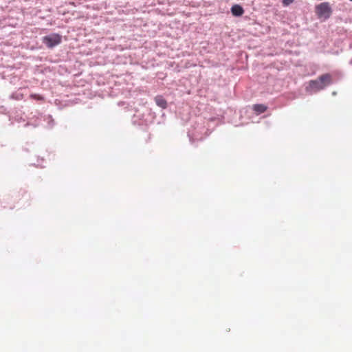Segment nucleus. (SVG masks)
<instances>
[{
  "label": "nucleus",
  "instance_id": "nucleus-7",
  "mask_svg": "<svg viewBox=\"0 0 352 352\" xmlns=\"http://www.w3.org/2000/svg\"><path fill=\"white\" fill-rule=\"evenodd\" d=\"M30 98L38 100H43L44 99L43 96L38 94H31Z\"/></svg>",
  "mask_w": 352,
  "mask_h": 352
},
{
  "label": "nucleus",
  "instance_id": "nucleus-5",
  "mask_svg": "<svg viewBox=\"0 0 352 352\" xmlns=\"http://www.w3.org/2000/svg\"><path fill=\"white\" fill-rule=\"evenodd\" d=\"M252 109L257 115H259L266 111L267 109V107L262 104H256L253 105Z\"/></svg>",
  "mask_w": 352,
  "mask_h": 352
},
{
  "label": "nucleus",
  "instance_id": "nucleus-4",
  "mask_svg": "<svg viewBox=\"0 0 352 352\" xmlns=\"http://www.w3.org/2000/svg\"><path fill=\"white\" fill-rule=\"evenodd\" d=\"M232 14L236 16H240L244 13L243 8L239 5H234L231 8Z\"/></svg>",
  "mask_w": 352,
  "mask_h": 352
},
{
  "label": "nucleus",
  "instance_id": "nucleus-1",
  "mask_svg": "<svg viewBox=\"0 0 352 352\" xmlns=\"http://www.w3.org/2000/svg\"><path fill=\"white\" fill-rule=\"evenodd\" d=\"M332 78L329 74L320 76L317 80H310L306 90L308 92H317L331 83Z\"/></svg>",
  "mask_w": 352,
  "mask_h": 352
},
{
  "label": "nucleus",
  "instance_id": "nucleus-3",
  "mask_svg": "<svg viewBox=\"0 0 352 352\" xmlns=\"http://www.w3.org/2000/svg\"><path fill=\"white\" fill-rule=\"evenodd\" d=\"M42 40L49 48H52L61 43L62 37L58 34H52L44 36Z\"/></svg>",
  "mask_w": 352,
  "mask_h": 352
},
{
  "label": "nucleus",
  "instance_id": "nucleus-6",
  "mask_svg": "<svg viewBox=\"0 0 352 352\" xmlns=\"http://www.w3.org/2000/svg\"><path fill=\"white\" fill-rule=\"evenodd\" d=\"M155 101L156 104L162 107V109H166L167 107V102L166 100L161 96H157L155 98Z\"/></svg>",
  "mask_w": 352,
  "mask_h": 352
},
{
  "label": "nucleus",
  "instance_id": "nucleus-8",
  "mask_svg": "<svg viewBox=\"0 0 352 352\" xmlns=\"http://www.w3.org/2000/svg\"><path fill=\"white\" fill-rule=\"evenodd\" d=\"M294 0H283V4L284 6H287L292 3Z\"/></svg>",
  "mask_w": 352,
  "mask_h": 352
},
{
  "label": "nucleus",
  "instance_id": "nucleus-2",
  "mask_svg": "<svg viewBox=\"0 0 352 352\" xmlns=\"http://www.w3.org/2000/svg\"><path fill=\"white\" fill-rule=\"evenodd\" d=\"M315 12L318 19L326 20L329 19L332 14V9L329 2L319 3L315 7Z\"/></svg>",
  "mask_w": 352,
  "mask_h": 352
},
{
  "label": "nucleus",
  "instance_id": "nucleus-9",
  "mask_svg": "<svg viewBox=\"0 0 352 352\" xmlns=\"http://www.w3.org/2000/svg\"><path fill=\"white\" fill-rule=\"evenodd\" d=\"M351 1H352V0H350Z\"/></svg>",
  "mask_w": 352,
  "mask_h": 352
}]
</instances>
